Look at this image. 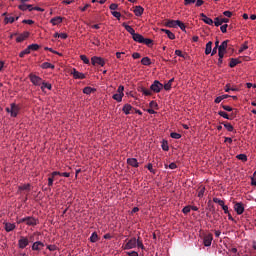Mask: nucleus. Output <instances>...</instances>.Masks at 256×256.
I'll use <instances>...</instances> for the list:
<instances>
[{
  "instance_id": "nucleus-2",
  "label": "nucleus",
  "mask_w": 256,
  "mask_h": 256,
  "mask_svg": "<svg viewBox=\"0 0 256 256\" xmlns=\"http://www.w3.org/2000/svg\"><path fill=\"white\" fill-rule=\"evenodd\" d=\"M5 112L10 113V117L17 118L18 113L20 112V108L18 107L17 104L12 103L10 104V108L9 107L5 108Z\"/></svg>"
},
{
  "instance_id": "nucleus-35",
  "label": "nucleus",
  "mask_w": 256,
  "mask_h": 256,
  "mask_svg": "<svg viewBox=\"0 0 256 256\" xmlns=\"http://www.w3.org/2000/svg\"><path fill=\"white\" fill-rule=\"evenodd\" d=\"M223 127H225L226 131L228 132H233L235 130V128L233 127V125H231V123H222Z\"/></svg>"
},
{
  "instance_id": "nucleus-6",
  "label": "nucleus",
  "mask_w": 256,
  "mask_h": 256,
  "mask_svg": "<svg viewBox=\"0 0 256 256\" xmlns=\"http://www.w3.org/2000/svg\"><path fill=\"white\" fill-rule=\"evenodd\" d=\"M29 80H31V83L35 86H40L41 84L46 83V82H43L42 78L32 73L29 74Z\"/></svg>"
},
{
  "instance_id": "nucleus-16",
  "label": "nucleus",
  "mask_w": 256,
  "mask_h": 256,
  "mask_svg": "<svg viewBox=\"0 0 256 256\" xmlns=\"http://www.w3.org/2000/svg\"><path fill=\"white\" fill-rule=\"evenodd\" d=\"M28 37H29V32H23V34H20L18 35V37H16V42L21 43L26 39H28Z\"/></svg>"
},
{
  "instance_id": "nucleus-33",
  "label": "nucleus",
  "mask_w": 256,
  "mask_h": 256,
  "mask_svg": "<svg viewBox=\"0 0 256 256\" xmlns=\"http://www.w3.org/2000/svg\"><path fill=\"white\" fill-rule=\"evenodd\" d=\"M212 201H213L214 203H216L217 205H219L220 207L227 206V205H225V202H224L223 200H221V199H219V198H217V197H214V198L212 199Z\"/></svg>"
},
{
  "instance_id": "nucleus-38",
  "label": "nucleus",
  "mask_w": 256,
  "mask_h": 256,
  "mask_svg": "<svg viewBox=\"0 0 256 256\" xmlns=\"http://www.w3.org/2000/svg\"><path fill=\"white\" fill-rule=\"evenodd\" d=\"M141 65H144V66L151 65V59L148 57H144L143 59H141Z\"/></svg>"
},
{
  "instance_id": "nucleus-44",
  "label": "nucleus",
  "mask_w": 256,
  "mask_h": 256,
  "mask_svg": "<svg viewBox=\"0 0 256 256\" xmlns=\"http://www.w3.org/2000/svg\"><path fill=\"white\" fill-rule=\"evenodd\" d=\"M218 115L226 120H231L230 116L224 111H219Z\"/></svg>"
},
{
  "instance_id": "nucleus-5",
  "label": "nucleus",
  "mask_w": 256,
  "mask_h": 256,
  "mask_svg": "<svg viewBox=\"0 0 256 256\" xmlns=\"http://www.w3.org/2000/svg\"><path fill=\"white\" fill-rule=\"evenodd\" d=\"M151 91H153L155 94L159 93L160 91H162V89H164L163 84H161L158 80H155L151 87H150Z\"/></svg>"
},
{
  "instance_id": "nucleus-58",
  "label": "nucleus",
  "mask_w": 256,
  "mask_h": 256,
  "mask_svg": "<svg viewBox=\"0 0 256 256\" xmlns=\"http://www.w3.org/2000/svg\"><path fill=\"white\" fill-rule=\"evenodd\" d=\"M182 213H184V215H187L190 213V206H185L183 209H182Z\"/></svg>"
},
{
  "instance_id": "nucleus-14",
  "label": "nucleus",
  "mask_w": 256,
  "mask_h": 256,
  "mask_svg": "<svg viewBox=\"0 0 256 256\" xmlns=\"http://www.w3.org/2000/svg\"><path fill=\"white\" fill-rule=\"evenodd\" d=\"M200 17L202 18L201 21H203L204 23H206V25H210L212 26L214 24L213 19L209 18L208 16H206L204 13L200 14Z\"/></svg>"
},
{
  "instance_id": "nucleus-23",
  "label": "nucleus",
  "mask_w": 256,
  "mask_h": 256,
  "mask_svg": "<svg viewBox=\"0 0 256 256\" xmlns=\"http://www.w3.org/2000/svg\"><path fill=\"white\" fill-rule=\"evenodd\" d=\"M160 31H162L163 33L166 34V36L168 37V39L170 40H175V34L173 32H171L170 30L167 29H160Z\"/></svg>"
},
{
  "instance_id": "nucleus-32",
  "label": "nucleus",
  "mask_w": 256,
  "mask_h": 256,
  "mask_svg": "<svg viewBox=\"0 0 256 256\" xmlns=\"http://www.w3.org/2000/svg\"><path fill=\"white\" fill-rule=\"evenodd\" d=\"M124 94H114L113 99L114 101L121 103L123 101Z\"/></svg>"
},
{
  "instance_id": "nucleus-3",
  "label": "nucleus",
  "mask_w": 256,
  "mask_h": 256,
  "mask_svg": "<svg viewBox=\"0 0 256 256\" xmlns=\"http://www.w3.org/2000/svg\"><path fill=\"white\" fill-rule=\"evenodd\" d=\"M91 65L94 67L100 66L104 67L105 66V59L99 57V56H94L91 58Z\"/></svg>"
},
{
  "instance_id": "nucleus-18",
  "label": "nucleus",
  "mask_w": 256,
  "mask_h": 256,
  "mask_svg": "<svg viewBox=\"0 0 256 256\" xmlns=\"http://www.w3.org/2000/svg\"><path fill=\"white\" fill-rule=\"evenodd\" d=\"M51 177L56 178V177H65V178H69L70 177V173L64 172H53L50 174Z\"/></svg>"
},
{
  "instance_id": "nucleus-17",
  "label": "nucleus",
  "mask_w": 256,
  "mask_h": 256,
  "mask_svg": "<svg viewBox=\"0 0 256 256\" xmlns=\"http://www.w3.org/2000/svg\"><path fill=\"white\" fill-rule=\"evenodd\" d=\"M144 11L145 9L141 6H135V9H133V13L135 14L136 17H141Z\"/></svg>"
},
{
  "instance_id": "nucleus-60",
  "label": "nucleus",
  "mask_w": 256,
  "mask_h": 256,
  "mask_svg": "<svg viewBox=\"0 0 256 256\" xmlns=\"http://www.w3.org/2000/svg\"><path fill=\"white\" fill-rule=\"evenodd\" d=\"M223 110L227 111V112H231L233 111V108H231L230 106L227 105H222Z\"/></svg>"
},
{
  "instance_id": "nucleus-64",
  "label": "nucleus",
  "mask_w": 256,
  "mask_h": 256,
  "mask_svg": "<svg viewBox=\"0 0 256 256\" xmlns=\"http://www.w3.org/2000/svg\"><path fill=\"white\" fill-rule=\"evenodd\" d=\"M127 256H138V252L136 251L127 252Z\"/></svg>"
},
{
  "instance_id": "nucleus-9",
  "label": "nucleus",
  "mask_w": 256,
  "mask_h": 256,
  "mask_svg": "<svg viewBox=\"0 0 256 256\" xmlns=\"http://www.w3.org/2000/svg\"><path fill=\"white\" fill-rule=\"evenodd\" d=\"M43 247H45V244L41 241H35L32 243L31 250L35 252H40L42 251Z\"/></svg>"
},
{
  "instance_id": "nucleus-48",
  "label": "nucleus",
  "mask_w": 256,
  "mask_h": 256,
  "mask_svg": "<svg viewBox=\"0 0 256 256\" xmlns=\"http://www.w3.org/2000/svg\"><path fill=\"white\" fill-rule=\"evenodd\" d=\"M136 247L145 250V246L143 245V242L140 240V237H138Z\"/></svg>"
},
{
  "instance_id": "nucleus-63",
  "label": "nucleus",
  "mask_w": 256,
  "mask_h": 256,
  "mask_svg": "<svg viewBox=\"0 0 256 256\" xmlns=\"http://www.w3.org/2000/svg\"><path fill=\"white\" fill-rule=\"evenodd\" d=\"M250 180H251V185L252 186H255L256 187V176H252V178H250Z\"/></svg>"
},
{
  "instance_id": "nucleus-19",
  "label": "nucleus",
  "mask_w": 256,
  "mask_h": 256,
  "mask_svg": "<svg viewBox=\"0 0 256 256\" xmlns=\"http://www.w3.org/2000/svg\"><path fill=\"white\" fill-rule=\"evenodd\" d=\"M127 164H128L130 167L138 168V161H137L136 158H129V159H127Z\"/></svg>"
},
{
  "instance_id": "nucleus-4",
  "label": "nucleus",
  "mask_w": 256,
  "mask_h": 256,
  "mask_svg": "<svg viewBox=\"0 0 256 256\" xmlns=\"http://www.w3.org/2000/svg\"><path fill=\"white\" fill-rule=\"evenodd\" d=\"M30 243L32 242L28 240V237L20 236V239L18 240V248L25 249Z\"/></svg>"
},
{
  "instance_id": "nucleus-51",
  "label": "nucleus",
  "mask_w": 256,
  "mask_h": 256,
  "mask_svg": "<svg viewBox=\"0 0 256 256\" xmlns=\"http://www.w3.org/2000/svg\"><path fill=\"white\" fill-rule=\"evenodd\" d=\"M30 53H31L30 50L24 49V51H21V52H20V58H25V55H28V54H30Z\"/></svg>"
},
{
  "instance_id": "nucleus-55",
  "label": "nucleus",
  "mask_w": 256,
  "mask_h": 256,
  "mask_svg": "<svg viewBox=\"0 0 256 256\" xmlns=\"http://www.w3.org/2000/svg\"><path fill=\"white\" fill-rule=\"evenodd\" d=\"M165 168H170V170H175L176 168H178V166L176 165V163H170L168 166L165 165Z\"/></svg>"
},
{
  "instance_id": "nucleus-22",
  "label": "nucleus",
  "mask_w": 256,
  "mask_h": 256,
  "mask_svg": "<svg viewBox=\"0 0 256 256\" xmlns=\"http://www.w3.org/2000/svg\"><path fill=\"white\" fill-rule=\"evenodd\" d=\"M50 23L53 24V26L59 25L62 23V17L56 16L54 18H51Z\"/></svg>"
},
{
  "instance_id": "nucleus-39",
  "label": "nucleus",
  "mask_w": 256,
  "mask_h": 256,
  "mask_svg": "<svg viewBox=\"0 0 256 256\" xmlns=\"http://www.w3.org/2000/svg\"><path fill=\"white\" fill-rule=\"evenodd\" d=\"M40 85H42V86L40 87V89L42 90V92H45V89H48L49 91H51V84L45 82V83H42V84H40Z\"/></svg>"
},
{
  "instance_id": "nucleus-29",
  "label": "nucleus",
  "mask_w": 256,
  "mask_h": 256,
  "mask_svg": "<svg viewBox=\"0 0 256 256\" xmlns=\"http://www.w3.org/2000/svg\"><path fill=\"white\" fill-rule=\"evenodd\" d=\"M241 61H239L238 59L236 58H231L230 59V64H229V67L230 68H235L238 64H240Z\"/></svg>"
},
{
  "instance_id": "nucleus-24",
  "label": "nucleus",
  "mask_w": 256,
  "mask_h": 256,
  "mask_svg": "<svg viewBox=\"0 0 256 256\" xmlns=\"http://www.w3.org/2000/svg\"><path fill=\"white\" fill-rule=\"evenodd\" d=\"M40 68H42L43 70H47V69L54 70L55 69V65H53L51 63H48V62H45V63H42L40 65Z\"/></svg>"
},
{
  "instance_id": "nucleus-30",
  "label": "nucleus",
  "mask_w": 256,
  "mask_h": 256,
  "mask_svg": "<svg viewBox=\"0 0 256 256\" xmlns=\"http://www.w3.org/2000/svg\"><path fill=\"white\" fill-rule=\"evenodd\" d=\"M175 82V78H171L168 82H166L165 85H163L165 91H170L171 90V84Z\"/></svg>"
},
{
  "instance_id": "nucleus-21",
  "label": "nucleus",
  "mask_w": 256,
  "mask_h": 256,
  "mask_svg": "<svg viewBox=\"0 0 256 256\" xmlns=\"http://www.w3.org/2000/svg\"><path fill=\"white\" fill-rule=\"evenodd\" d=\"M122 27H124L125 31L129 32L130 35H138L135 33V30L132 28V26H129L126 23H122Z\"/></svg>"
},
{
  "instance_id": "nucleus-61",
  "label": "nucleus",
  "mask_w": 256,
  "mask_h": 256,
  "mask_svg": "<svg viewBox=\"0 0 256 256\" xmlns=\"http://www.w3.org/2000/svg\"><path fill=\"white\" fill-rule=\"evenodd\" d=\"M117 9H118V4H116V3L110 4V10L111 11H115Z\"/></svg>"
},
{
  "instance_id": "nucleus-46",
  "label": "nucleus",
  "mask_w": 256,
  "mask_h": 256,
  "mask_svg": "<svg viewBox=\"0 0 256 256\" xmlns=\"http://www.w3.org/2000/svg\"><path fill=\"white\" fill-rule=\"evenodd\" d=\"M138 43L144 44L146 46H151V45H153V40L152 39H145V40H143V42H138Z\"/></svg>"
},
{
  "instance_id": "nucleus-45",
  "label": "nucleus",
  "mask_w": 256,
  "mask_h": 256,
  "mask_svg": "<svg viewBox=\"0 0 256 256\" xmlns=\"http://www.w3.org/2000/svg\"><path fill=\"white\" fill-rule=\"evenodd\" d=\"M37 235H38L37 232H35L34 234H31V235H29V237H26V238H28V242L35 243V241H36L35 237Z\"/></svg>"
},
{
  "instance_id": "nucleus-11",
  "label": "nucleus",
  "mask_w": 256,
  "mask_h": 256,
  "mask_svg": "<svg viewBox=\"0 0 256 256\" xmlns=\"http://www.w3.org/2000/svg\"><path fill=\"white\" fill-rule=\"evenodd\" d=\"M37 223H38V220L32 216L26 217V220L24 222V224L31 226V227H35L37 225Z\"/></svg>"
},
{
  "instance_id": "nucleus-50",
  "label": "nucleus",
  "mask_w": 256,
  "mask_h": 256,
  "mask_svg": "<svg viewBox=\"0 0 256 256\" xmlns=\"http://www.w3.org/2000/svg\"><path fill=\"white\" fill-rule=\"evenodd\" d=\"M56 177L50 176L48 178V187H53V182H55Z\"/></svg>"
},
{
  "instance_id": "nucleus-20",
  "label": "nucleus",
  "mask_w": 256,
  "mask_h": 256,
  "mask_svg": "<svg viewBox=\"0 0 256 256\" xmlns=\"http://www.w3.org/2000/svg\"><path fill=\"white\" fill-rule=\"evenodd\" d=\"M138 92L143 93L144 96H152L153 92L151 90L146 89L145 87H138Z\"/></svg>"
},
{
  "instance_id": "nucleus-53",
  "label": "nucleus",
  "mask_w": 256,
  "mask_h": 256,
  "mask_svg": "<svg viewBox=\"0 0 256 256\" xmlns=\"http://www.w3.org/2000/svg\"><path fill=\"white\" fill-rule=\"evenodd\" d=\"M149 107H151L152 109H158V105L156 101H151L149 102Z\"/></svg>"
},
{
  "instance_id": "nucleus-8",
  "label": "nucleus",
  "mask_w": 256,
  "mask_h": 256,
  "mask_svg": "<svg viewBox=\"0 0 256 256\" xmlns=\"http://www.w3.org/2000/svg\"><path fill=\"white\" fill-rule=\"evenodd\" d=\"M234 211L237 215H243L244 213V204L243 202H234Z\"/></svg>"
},
{
  "instance_id": "nucleus-59",
  "label": "nucleus",
  "mask_w": 256,
  "mask_h": 256,
  "mask_svg": "<svg viewBox=\"0 0 256 256\" xmlns=\"http://www.w3.org/2000/svg\"><path fill=\"white\" fill-rule=\"evenodd\" d=\"M227 28H228L227 24L222 25V26H220V31H222V33H227Z\"/></svg>"
},
{
  "instance_id": "nucleus-57",
  "label": "nucleus",
  "mask_w": 256,
  "mask_h": 256,
  "mask_svg": "<svg viewBox=\"0 0 256 256\" xmlns=\"http://www.w3.org/2000/svg\"><path fill=\"white\" fill-rule=\"evenodd\" d=\"M197 0H184V6H190L194 4Z\"/></svg>"
},
{
  "instance_id": "nucleus-27",
  "label": "nucleus",
  "mask_w": 256,
  "mask_h": 256,
  "mask_svg": "<svg viewBox=\"0 0 256 256\" xmlns=\"http://www.w3.org/2000/svg\"><path fill=\"white\" fill-rule=\"evenodd\" d=\"M132 39L135 42H143L144 40H146L142 35L140 34H132Z\"/></svg>"
},
{
  "instance_id": "nucleus-37",
  "label": "nucleus",
  "mask_w": 256,
  "mask_h": 256,
  "mask_svg": "<svg viewBox=\"0 0 256 256\" xmlns=\"http://www.w3.org/2000/svg\"><path fill=\"white\" fill-rule=\"evenodd\" d=\"M20 191H31V185L30 184H24L18 187Z\"/></svg>"
},
{
  "instance_id": "nucleus-25",
  "label": "nucleus",
  "mask_w": 256,
  "mask_h": 256,
  "mask_svg": "<svg viewBox=\"0 0 256 256\" xmlns=\"http://www.w3.org/2000/svg\"><path fill=\"white\" fill-rule=\"evenodd\" d=\"M212 50H213V42L209 41L206 44V49L204 50V54L209 55V54H211Z\"/></svg>"
},
{
  "instance_id": "nucleus-49",
  "label": "nucleus",
  "mask_w": 256,
  "mask_h": 256,
  "mask_svg": "<svg viewBox=\"0 0 256 256\" xmlns=\"http://www.w3.org/2000/svg\"><path fill=\"white\" fill-rule=\"evenodd\" d=\"M80 59H81V61H83V63L85 65H89V59H88V57L86 55H81Z\"/></svg>"
},
{
  "instance_id": "nucleus-52",
  "label": "nucleus",
  "mask_w": 256,
  "mask_h": 256,
  "mask_svg": "<svg viewBox=\"0 0 256 256\" xmlns=\"http://www.w3.org/2000/svg\"><path fill=\"white\" fill-rule=\"evenodd\" d=\"M111 15H113V17L118 19V20L121 18V13L118 12V11L111 12Z\"/></svg>"
},
{
  "instance_id": "nucleus-42",
  "label": "nucleus",
  "mask_w": 256,
  "mask_h": 256,
  "mask_svg": "<svg viewBox=\"0 0 256 256\" xmlns=\"http://www.w3.org/2000/svg\"><path fill=\"white\" fill-rule=\"evenodd\" d=\"M230 91L236 92V91H238V89L235 88V87H231L230 84H226L225 85V92L228 93Z\"/></svg>"
},
{
  "instance_id": "nucleus-43",
  "label": "nucleus",
  "mask_w": 256,
  "mask_h": 256,
  "mask_svg": "<svg viewBox=\"0 0 256 256\" xmlns=\"http://www.w3.org/2000/svg\"><path fill=\"white\" fill-rule=\"evenodd\" d=\"M236 159H238L242 162H247V155L246 154H238V156H236Z\"/></svg>"
},
{
  "instance_id": "nucleus-62",
  "label": "nucleus",
  "mask_w": 256,
  "mask_h": 256,
  "mask_svg": "<svg viewBox=\"0 0 256 256\" xmlns=\"http://www.w3.org/2000/svg\"><path fill=\"white\" fill-rule=\"evenodd\" d=\"M169 147H168V144L167 142H162V150L163 151H168Z\"/></svg>"
},
{
  "instance_id": "nucleus-47",
  "label": "nucleus",
  "mask_w": 256,
  "mask_h": 256,
  "mask_svg": "<svg viewBox=\"0 0 256 256\" xmlns=\"http://www.w3.org/2000/svg\"><path fill=\"white\" fill-rule=\"evenodd\" d=\"M170 137L173 138V139L179 140V139H181L182 136H181V134H179V133L172 132V133L170 134Z\"/></svg>"
},
{
  "instance_id": "nucleus-26",
  "label": "nucleus",
  "mask_w": 256,
  "mask_h": 256,
  "mask_svg": "<svg viewBox=\"0 0 256 256\" xmlns=\"http://www.w3.org/2000/svg\"><path fill=\"white\" fill-rule=\"evenodd\" d=\"M4 225H5V232H12L16 228L14 223H5Z\"/></svg>"
},
{
  "instance_id": "nucleus-7",
  "label": "nucleus",
  "mask_w": 256,
  "mask_h": 256,
  "mask_svg": "<svg viewBox=\"0 0 256 256\" xmlns=\"http://www.w3.org/2000/svg\"><path fill=\"white\" fill-rule=\"evenodd\" d=\"M137 241H138V239H136L135 237H133L132 239L127 241V243H125V245H124V250H130V249H134L135 247H137Z\"/></svg>"
},
{
  "instance_id": "nucleus-12",
  "label": "nucleus",
  "mask_w": 256,
  "mask_h": 256,
  "mask_svg": "<svg viewBox=\"0 0 256 256\" xmlns=\"http://www.w3.org/2000/svg\"><path fill=\"white\" fill-rule=\"evenodd\" d=\"M73 79L83 80L86 78L84 73H79L76 69L72 70Z\"/></svg>"
},
{
  "instance_id": "nucleus-1",
  "label": "nucleus",
  "mask_w": 256,
  "mask_h": 256,
  "mask_svg": "<svg viewBox=\"0 0 256 256\" xmlns=\"http://www.w3.org/2000/svg\"><path fill=\"white\" fill-rule=\"evenodd\" d=\"M165 27L167 28H176L179 27L182 31L186 30V25L179 20H166Z\"/></svg>"
},
{
  "instance_id": "nucleus-56",
  "label": "nucleus",
  "mask_w": 256,
  "mask_h": 256,
  "mask_svg": "<svg viewBox=\"0 0 256 256\" xmlns=\"http://www.w3.org/2000/svg\"><path fill=\"white\" fill-rule=\"evenodd\" d=\"M249 47L247 46V42L242 44V47L239 49V53H243L246 51Z\"/></svg>"
},
{
  "instance_id": "nucleus-13",
  "label": "nucleus",
  "mask_w": 256,
  "mask_h": 256,
  "mask_svg": "<svg viewBox=\"0 0 256 256\" xmlns=\"http://www.w3.org/2000/svg\"><path fill=\"white\" fill-rule=\"evenodd\" d=\"M229 21L230 20H228V18H219V17H217V18L214 19V23L213 24L216 27H219V26H221L224 23H228Z\"/></svg>"
},
{
  "instance_id": "nucleus-54",
  "label": "nucleus",
  "mask_w": 256,
  "mask_h": 256,
  "mask_svg": "<svg viewBox=\"0 0 256 256\" xmlns=\"http://www.w3.org/2000/svg\"><path fill=\"white\" fill-rule=\"evenodd\" d=\"M146 168H148L149 172H151L152 174H156V170L153 169V164L149 163Z\"/></svg>"
},
{
  "instance_id": "nucleus-41",
  "label": "nucleus",
  "mask_w": 256,
  "mask_h": 256,
  "mask_svg": "<svg viewBox=\"0 0 256 256\" xmlns=\"http://www.w3.org/2000/svg\"><path fill=\"white\" fill-rule=\"evenodd\" d=\"M28 8H32L31 4H21L20 6H18V9L22 10V11H27L29 10Z\"/></svg>"
},
{
  "instance_id": "nucleus-28",
  "label": "nucleus",
  "mask_w": 256,
  "mask_h": 256,
  "mask_svg": "<svg viewBox=\"0 0 256 256\" xmlns=\"http://www.w3.org/2000/svg\"><path fill=\"white\" fill-rule=\"evenodd\" d=\"M133 107L130 104H125L122 108V112H124L125 115H130V111H132Z\"/></svg>"
},
{
  "instance_id": "nucleus-34",
  "label": "nucleus",
  "mask_w": 256,
  "mask_h": 256,
  "mask_svg": "<svg viewBox=\"0 0 256 256\" xmlns=\"http://www.w3.org/2000/svg\"><path fill=\"white\" fill-rule=\"evenodd\" d=\"M89 241H91L92 243H96L97 241H99V235H97L96 232L91 234V237H89Z\"/></svg>"
},
{
  "instance_id": "nucleus-10",
  "label": "nucleus",
  "mask_w": 256,
  "mask_h": 256,
  "mask_svg": "<svg viewBox=\"0 0 256 256\" xmlns=\"http://www.w3.org/2000/svg\"><path fill=\"white\" fill-rule=\"evenodd\" d=\"M212 242H213V234L204 235V238H203L204 247L211 246Z\"/></svg>"
},
{
  "instance_id": "nucleus-31",
  "label": "nucleus",
  "mask_w": 256,
  "mask_h": 256,
  "mask_svg": "<svg viewBox=\"0 0 256 256\" xmlns=\"http://www.w3.org/2000/svg\"><path fill=\"white\" fill-rule=\"evenodd\" d=\"M96 92V89L91 87H84L83 94L90 95L92 93Z\"/></svg>"
},
{
  "instance_id": "nucleus-15",
  "label": "nucleus",
  "mask_w": 256,
  "mask_h": 256,
  "mask_svg": "<svg viewBox=\"0 0 256 256\" xmlns=\"http://www.w3.org/2000/svg\"><path fill=\"white\" fill-rule=\"evenodd\" d=\"M228 43H230V40H225L220 44V46H217L219 52H227Z\"/></svg>"
},
{
  "instance_id": "nucleus-36",
  "label": "nucleus",
  "mask_w": 256,
  "mask_h": 256,
  "mask_svg": "<svg viewBox=\"0 0 256 256\" xmlns=\"http://www.w3.org/2000/svg\"><path fill=\"white\" fill-rule=\"evenodd\" d=\"M39 45L38 44H31L28 46V48H26L25 50L28 51H38L39 50Z\"/></svg>"
},
{
  "instance_id": "nucleus-40",
  "label": "nucleus",
  "mask_w": 256,
  "mask_h": 256,
  "mask_svg": "<svg viewBox=\"0 0 256 256\" xmlns=\"http://www.w3.org/2000/svg\"><path fill=\"white\" fill-rule=\"evenodd\" d=\"M15 22V18L14 17H12V16H6L5 17V19H4V23H5V25H7V24H12V23H14Z\"/></svg>"
}]
</instances>
